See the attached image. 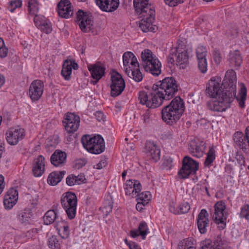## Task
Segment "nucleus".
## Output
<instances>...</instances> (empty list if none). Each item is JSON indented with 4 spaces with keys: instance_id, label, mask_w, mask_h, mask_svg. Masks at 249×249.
<instances>
[{
    "instance_id": "nucleus-1",
    "label": "nucleus",
    "mask_w": 249,
    "mask_h": 249,
    "mask_svg": "<svg viewBox=\"0 0 249 249\" xmlns=\"http://www.w3.org/2000/svg\"><path fill=\"white\" fill-rule=\"evenodd\" d=\"M224 83L221 78L215 76L212 77L207 84L206 92L212 98H215V101H210L207 103L208 108L212 111L223 112L231 107V104L235 98L240 107H245L247 96V89L242 84L237 95L236 90V75L232 70L228 71L225 74Z\"/></svg>"
},
{
    "instance_id": "nucleus-2",
    "label": "nucleus",
    "mask_w": 249,
    "mask_h": 249,
    "mask_svg": "<svg viewBox=\"0 0 249 249\" xmlns=\"http://www.w3.org/2000/svg\"><path fill=\"white\" fill-rule=\"evenodd\" d=\"M183 100L176 97L162 109V120L167 124H173L179 120L185 110Z\"/></svg>"
},
{
    "instance_id": "nucleus-3",
    "label": "nucleus",
    "mask_w": 249,
    "mask_h": 249,
    "mask_svg": "<svg viewBox=\"0 0 249 249\" xmlns=\"http://www.w3.org/2000/svg\"><path fill=\"white\" fill-rule=\"evenodd\" d=\"M153 89L156 91L164 100H169L172 98L178 90V86L176 80L173 77H166L157 84H154Z\"/></svg>"
},
{
    "instance_id": "nucleus-4",
    "label": "nucleus",
    "mask_w": 249,
    "mask_h": 249,
    "mask_svg": "<svg viewBox=\"0 0 249 249\" xmlns=\"http://www.w3.org/2000/svg\"><path fill=\"white\" fill-rule=\"evenodd\" d=\"M174 56L176 58L177 65L180 69H185L188 66L190 52L185 45L179 44L178 47L171 49L170 54L168 57V62L169 63H174L175 62Z\"/></svg>"
},
{
    "instance_id": "nucleus-5",
    "label": "nucleus",
    "mask_w": 249,
    "mask_h": 249,
    "mask_svg": "<svg viewBox=\"0 0 249 249\" xmlns=\"http://www.w3.org/2000/svg\"><path fill=\"white\" fill-rule=\"evenodd\" d=\"M81 142L84 147L92 154H101L105 149L104 140L99 135L93 137L89 135H86L82 137Z\"/></svg>"
},
{
    "instance_id": "nucleus-6",
    "label": "nucleus",
    "mask_w": 249,
    "mask_h": 249,
    "mask_svg": "<svg viewBox=\"0 0 249 249\" xmlns=\"http://www.w3.org/2000/svg\"><path fill=\"white\" fill-rule=\"evenodd\" d=\"M139 100L140 103L145 105L149 108H156L161 106L163 101L156 89H153L148 92L142 91L139 92Z\"/></svg>"
},
{
    "instance_id": "nucleus-7",
    "label": "nucleus",
    "mask_w": 249,
    "mask_h": 249,
    "mask_svg": "<svg viewBox=\"0 0 249 249\" xmlns=\"http://www.w3.org/2000/svg\"><path fill=\"white\" fill-rule=\"evenodd\" d=\"M61 204L68 217L70 219H73L76 215L77 204L75 194L69 192L64 193L61 198Z\"/></svg>"
},
{
    "instance_id": "nucleus-8",
    "label": "nucleus",
    "mask_w": 249,
    "mask_h": 249,
    "mask_svg": "<svg viewBox=\"0 0 249 249\" xmlns=\"http://www.w3.org/2000/svg\"><path fill=\"white\" fill-rule=\"evenodd\" d=\"M138 15L141 18V21L139 23V27L143 32H156L157 27L153 24L155 18V10H150V13L143 12Z\"/></svg>"
},
{
    "instance_id": "nucleus-9",
    "label": "nucleus",
    "mask_w": 249,
    "mask_h": 249,
    "mask_svg": "<svg viewBox=\"0 0 249 249\" xmlns=\"http://www.w3.org/2000/svg\"><path fill=\"white\" fill-rule=\"evenodd\" d=\"M111 96L116 97L122 93L124 91L125 85L124 79L121 74L116 71H113L111 73Z\"/></svg>"
},
{
    "instance_id": "nucleus-10",
    "label": "nucleus",
    "mask_w": 249,
    "mask_h": 249,
    "mask_svg": "<svg viewBox=\"0 0 249 249\" xmlns=\"http://www.w3.org/2000/svg\"><path fill=\"white\" fill-rule=\"evenodd\" d=\"M182 162V166L178 174L183 178L188 177L191 174H195L198 169V163L189 156H185Z\"/></svg>"
},
{
    "instance_id": "nucleus-11",
    "label": "nucleus",
    "mask_w": 249,
    "mask_h": 249,
    "mask_svg": "<svg viewBox=\"0 0 249 249\" xmlns=\"http://www.w3.org/2000/svg\"><path fill=\"white\" fill-rule=\"evenodd\" d=\"M214 207V213L213 218L216 224H221V229H223L225 227L228 216L225 203L222 201H219L215 204Z\"/></svg>"
},
{
    "instance_id": "nucleus-12",
    "label": "nucleus",
    "mask_w": 249,
    "mask_h": 249,
    "mask_svg": "<svg viewBox=\"0 0 249 249\" xmlns=\"http://www.w3.org/2000/svg\"><path fill=\"white\" fill-rule=\"evenodd\" d=\"M76 22L83 32H89L93 24L92 16L90 14L79 10L76 13Z\"/></svg>"
},
{
    "instance_id": "nucleus-13",
    "label": "nucleus",
    "mask_w": 249,
    "mask_h": 249,
    "mask_svg": "<svg viewBox=\"0 0 249 249\" xmlns=\"http://www.w3.org/2000/svg\"><path fill=\"white\" fill-rule=\"evenodd\" d=\"M5 135L7 142L11 145H15L24 138L25 134L23 128L17 127L10 128Z\"/></svg>"
},
{
    "instance_id": "nucleus-14",
    "label": "nucleus",
    "mask_w": 249,
    "mask_h": 249,
    "mask_svg": "<svg viewBox=\"0 0 249 249\" xmlns=\"http://www.w3.org/2000/svg\"><path fill=\"white\" fill-rule=\"evenodd\" d=\"M63 123L67 132L73 133L77 131L79 126L80 118L74 113H67L65 115Z\"/></svg>"
},
{
    "instance_id": "nucleus-15",
    "label": "nucleus",
    "mask_w": 249,
    "mask_h": 249,
    "mask_svg": "<svg viewBox=\"0 0 249 249\" xmlns=\"http://www.w3.org/2000/svg\"><path fill=\"white\" fill-rule=\"evenodd\" d=\"M44 84L41 80H35L31 84L29 89V95L33 101H38L44 92Z\"/></svg>"
},
{
    "instance_id": "nucleus-16",
    "label": "nucleus",
    "mask_w": 249,
    "mask_h": 249,
    "mask_svg": "<svg viewBox=\"0 0 249 249\" xmlns=\"http://www.w3.org/2000/svg\"><path fill=\"white\" fill-rule=\"evenodd\" d=\"M206 148V145L204 142L195 139L190 142L188 149L193 156L199 158L203 156Z\"/></svg>"
},
{
    "instance_id": "nucleus-17",
    "label": "nucleus",
    "mask_w": 249,
    "mask_h": 249,
    "mask_svg": "<svg viewBox=\"0 0 249 249\" xmlns=\"http://www.w3.org/2000/svg\"><path fill=\"white\" fill-rule=\"evenodd\" d=\"M233 140L235 147L249 154V143L245 134L241 132H236L233 136Z\"/></svg>"
},
{
    "instance_id": "nucleus-18",
    "label": "nucleus",
    "mask_w": 249,
    "mask_h": 249,
    "mask_svg": "<svg viewBox=\"0 0 249 249\" xmlns=\"http://www.w3.org/2000/svg\"><path fill=\"white\" fill-rule=\"evenodd\" d=\"M207 53L206 48L203 46L198 47L196 50L198 67L200 71L203 73H205L207 71Z\"/></svg>"
},
{
    "instance_id": "nucleus-19",
    "label": "nucleus",
    "mask_w": 249,
    "mask_h": 249,
    "mask_svg": "<svg viewBox=\"0 0 249 249\" xmlns=\"http://www.w3.org/2000/svg\"><path fill=\"white\" fill-rule=\"evenodd\" d=\"M145 152L147 157L153 162H157L160 159V149L153 142H146Z\"/></svg>"
},
{
    "instance_id": "nucleus-20",
    "label": "nucleus",
    "mask_w": 249,
    "mask_h": 249,
    "mask_svg": "<svg viewBox=\"0 0 249 249\" xmlns=\"http://www.w3.org/2000/svg\"><path fill=\"white\" fill-rule=\"evenodd\" d=\"M88 69L92 78L95 80L91 82L95 85L105 74V68L101 62H98L94 64L88 66Z\"/></svg>"
},
{
    "instance_id": "nucleus-21",
    "label": "nucleus",
    "mask_w": 249,
    "mask_h": 249,
    "mask_svg": "<svg viewBox=\"0 0 249 249\" xmlns=\"http://www.w3.org/2000/svg\"><path fill=\"white\" fill-rule=\"evenodd\" d=\"M18 199V191L17 189H10L5 195L3 200L4 207L10 210L16 204Z\"/></svg>"
},
{
    "instance_id": "nucleus-22",
    "label": "nucleus",
    "mask_w": 249,
    "mask_h": 249,
    "mask_svg": "<svg viewBox=\"0 0 249 249\" xmlns=\"http://www.w3.org/2000/svg\"><path fill=\"white\" fill-rule=\"evenodd\" d=\"M57 11L59 16L68 18L73 15L71 2L68 0H61L57 4Z\"/></svg>"
},
{
    "instance_id": "nucleus-23",
    "label": "nucleus",
    "mask_w": 249,
    "mask_h": 249,
    "mask_svg": "<svg viewBox=\"0 0 249 249\" xmlns=\"http://www.w3.org/2000/svg\"><path fill=\"white\" fill-rule=\"evenodd\" d=\"M124 189L126 195L134 197L141 192L142 185L138 180L129 179L126 181Z\"/></svg>"
},
{
    "instance_id": "nucleus-24",
    "label": "nucleus",
    "mask_w": 249,
    "mask_h": 249,
    "mask_svg": "<svg viewBox=\"0 0 249 249\" xmlns=\"http://www.w3.org/2000/svg\"><path fill=\"white\" fill-rule=\"evenodd\" d=\"M72 69L77 70L78 69V64L73 59L65 60L61 70V75L66 80L71 79Z\"/></svg>"
},
{
    "instance_id": "nucleus-25",
    "label": "nucleus",
    "mask_w": 249,
    "mask_h": 249,
    "mask_svg": "<svg viewBox=\"0 0 249 249\" xmlns=\"http://www.w3.org/2000/svg\"><path fill=\"white\" fill-rule=\"evenodd\" d=\"M209 214L205 209L201 210L197 217V227L201 233H205L209 225Z\"/></svg>"
},
{
    "instance_id": "nucleus-26",
    "label": "nucleus",
    "mask_w": 249,
    "mask_h": 249,
    "mask_svg": "<svg viewBox=\"0 0 249 249\" xmlns=\"http://www.w3.org/2000/svg\"><path fill=\"white\" fill-rule=\"evenodd\" d=\"M143 67L146 71H149L154 76H158L161 73V64L158 58L148 61Z\"/></svg>"
},
{
    "instance_id": "nucleus-27",
    "label": "nucleus",
    "mask_w": 249,
    "mask_h": 249,
    "mask_svg": "<svg viewBox=\"0 0 249 249\" xmlns=\"http://www.w3.org/2000/svg\"><path fill=\"white\" fill-rule=\"evenodd\" d=\"M123 64L125 71L128 69L137 67L139 64L136 57L131 52L125 53L123 56Z\"/></svg>"
},
{
    "instance_id": "nucleus-28",
    "label": "nucleus",
    "mask_w": 249,
    "mask_h": 249,
    "mask_svg": "<svg viewBox=\"0 0 249 249\" xmlns=\"http://www.w3.org/2000/svg\"><path fill=\"white\" fill-rule=\"evenodd\" d=\"M148 1L149 0H133L134 7L137 14L143 12L150 13V10H155Z\"/></svg>"
},
{
    "instance_id": "nucleus-29",
    "label": "nucleus",
    "mask_w": 249,
    "mask_h": 249,
    "mask_svg": "<svg viewBox=\"0 0 249 249\" xmlns=\"http://www.w3.org/2000/svg\"><path fill=\"white\" fill-rule=\"evenodd\" d=\"M45 171V158L41 155L36 160L33 165L32 172L36 177L41 176Z\"/></svg>"
},
{
    "instance_id": "nucleus-30",
    "label": "nucleus",
    "mask_w": 249,
    "mask_h": 249,
    "mask_svg": "<svg viewBox=\"0 0 249 249\" xmlns=\"http://www.w3.org/2000/svg\"><path fill=\"white\" fill-rule=\"evenodd\" d=\"M67 154L60 150H56L51 156V163L55 166H61L66 161Z\"/></svg>"
},
{
    "instance_id": "nucleus-31",
    "label": "nucleus",
    "mask_w": 249,
    "mask_h": 249,
    "mask_svg": "<svg viewBox=\"0 0 249 249\" xmlns=\"http://www.w3.org/2000/svg\"><path fill=\"white\" fill-rule=\"evenodd\" d=\"M149 232L147 225L145 222H142L140 223L137 230H132L130 234L133 238L137 237L141 235L142 239H145L146 235Z\"/></svg>"
},
{
    "instance_id": "nucleus-32",
    "label": "nucleus",
    "mask_w": 249,
    "mask_h": 249,
    "mask_svg": "<svg viewBox=\"0 0 249 249\" xmlns=\"http://www.w3.org/2000/svg\"><path fill=\"white\" fill-rule=\"evenodd\" d=\"M33 216L32 210L29 208H25L18 212V218L22 224H28L30 223Z\"/></svg>"
},
{
    "instance_id": "nucleus-33",
    "label": "nucleus",
    "mask_w": 249,
    "mask_h": 249,
    "mask_svg": "<svg viewBox=\"0 0 249 249\" xmlns=\"http://www.w3.org/2000/svg\"><path fill=\"white\" fill-rule=\"evenodd\" d=\"M65 173L66 172L64 171L52 172L48 177L47 182L48 184L52 186L57 185L61 181Z\"/></svg>"
},
{
    "instance_id": "nucleus-34",
    "label": "nucleus",
    "mask_w": 249,
    "mask_h": 249,
    "mask_svg": "<svg viewBox=\"0 0 249 249\" xmlns=\"http://www.w3.org/2000/svg\"><path fill=\"white\" fill-rule=\"evenodd\" d=\"M119 5V0H107V2H102L98 6L101 10L107 12L116 10Z\"/></svg>"
},
{
    "instance_id": "nucleus-35",
    "label": "nucleus",
    "mask_w": 249,
    "mask_h": 249,
    "mask_svg": "<svg viewBox=\"0 0 249 249\" xmlns=\"http://www.w3.org/2000/svg\"><path fill=\"white\" fill-rule=\"evenodd\" d=\"M125 73L130 78H132L135 81L139 82L143 79V75L140 70V66L138 67H135L125 71Z\"/></svg>"
},
{
    "instance_id": "nucleus-36",
    "label": "nucleus",
    "mask_w": 249,
    "mask_h": 249,
    "mask_svg": "<svg viewBox=\"0 0 249 249\" xmlns=\"http://www.w3.org/2000/svg\"><path fill=\"white\" fill-rule=\"evenodd\" d=\"M230 63L232 67H239L242 63L241 53L238 50L231 53L229 58Z\"/></svg>"
},
{
    "instance_id": "nucleus-37",
    "label": "nucleus",
    "mask_w": 249,
    "mask_h": 249,
    "mask_svg": "<svg viewBox=\"0 0 249 249\" xmlns=\"http://www.w3.org/2000/svg\"><path fill=\"white\" fill-rule=\"evenodd\" d=\"M57 230L58 231L60 235L63 239H67L70 235V230L68 224L65 222L62 221L57 224Z\"/></svg>"
},
{
    "instance_id": "nucleus-38",
    "label": "nucleus",
    "mask_w": 249,
    "mask_h": 249,
    "mask_svg": "<svg viewBox=\"0 0 249 249\" xmlns=\"http://www.w3.org/2000/svg\"><path fill=\"white\" fill-rule=\"evenodd\" d=\"M157 57L149 49H145L141 53V58L142 61L143 67L146 65L148 61H151Z\"/></svg>"
},
{
    "instance_id": "nucleus-39",
    "label": "nucleus",
    "mask_w": 249,
    "mask_h": 249,
    "mask_svg": "<svg viewBox=\"0 0 249 249\" xmlns=\"http://www.w3.org/2000/svg\"><path fill=\"white\" fill-rule=\"evenodd\" d=\"M178 249H196V241L192 238H187L181 241Z\"/></svg>"
},
{
    "instance_id": "nucleus-40",
    "label": "nucleus",
    "mask_w": 249,
    "mask_h": 249,
    "mask_svg": "<svg viewBox=\"0 0 249 249\" xmlns=\"http://www.w3.org/2000/svg\"><path fill=\"white\" fill-rule=\"evenodd\" d=\"M57 213L54 210H49L47 211L43 217L44 224L50 225L53 223L57 219Z\"/></svg>"
},
{
    "instance_id": "nucleus-41",
    "label": "nucleus",
    "mask_w": 249,
    "mask_h": 249,
    "mask_svg": "<svg viewBox=\"0 0 249 249\" xmlns=\"http://www.w3.org/2000/svg\"><path fill=\"white\" fill-rule=\"evenodd\" d=\"M215 159V150L213 146L210 147L204 165L206 167H210Z\"/></svg>"
},
{
    "instance_id": "nucleus-42",
    "label": "nucleus",
    "mask_w": 249,
    "mask_h": 249,
    "mask_svg": "<svg viewBox=\"0 0 249 249\" xmlns=\"http://www.w3.org/2000/svg\"><path fill=\"white\" fill-rule=\"evenodd\" d=\"M48 244L49 247L52 249H60L61 248L60 241L54 235H53L49 238Z\"/></svg>"
},
{
    "instance_id": "nucleus-43",
    "label": "nucleus",
    "mask_w": 249,
    "mask_h": 249,
    "mask_svg": "<svg viewBox=\"0 0 249 249\" xmlns=\"http://www.w3.org/2000/svg\"><path fill=\"white\" fill-rule=\"evenodd\" d=\"M28 10L30 15L37 14L39 10V4L37 0H28Z\"/></svg>"
},
{
    "instance_id": "nucleus-44",
    "label": "nucleus",
    "mask_w": 249,
    "mask_h": 249,
    "mask_svg": "<svg viewBox=\"0 0 249 249\" xmlns=\"http://www.w3.org/2000/svg\"><path fill=\"white\" fill-rule=\"evenodd\" d=\"M136 196H138L137 200L142 201L144 203L148 204L151 199V195L149 192L146 191L139 194L138 193Z\"/></svg>"
},
{
    "instance_id": "nucleus-45",
    "label": "nucleus",
    "mask_w": 249,
    "mask_h": 249,
    "mask_svg": "<svg viewBox=\"0 0 249 249\" xmlns=\"http://www.w3.org/2000/svg\"><path fill=\"white\" fill-rule=\"evenodd\" d=\"M22 5L21 0H14L10 2L8 8L11 12H13L17 8H19Z\"/></svg>"
},
{
    "instance_id": "nucleus-46",
    "label": "nucleus",
    "mask_w": 249,
    "mask_h": 249,
    "mask_svg": "<svg viewBox=\"0 0 249 249\" xmlns=\"http://www.w3.org/2000/svg\"><path fill=\"white\" fill-rule=\"evenodd\" d=\"M34 22L36 25L39 28L42 25L44 24L47 21L45 17L41 15H38L37 14L34 15Z\"/></svg>"
},
{
    "instance_id": "nucleus-47",
    "label": "nucleus",
    "mask_w": 249,
    "mask_h": 249,
    "mask_svg": "<svg viewBox=\"0 0 249 249\" xmlns=\"http://www.w3.org/2000/svg\"><path fill=\"white\" fill-rule=\"evenodd\" d=\"M39 29L46 34H50L52 31L51 24L48 20H47V21L42 25Z\"/></svg>"
},
{
    "instance_id": "nucleus-48",
    "label": "nucleus",
    "mask_w": 249,
    "mask_h": 249,
    "mask_svg": "<svg viewBox=\"0 0 249 249\" xmlns=\"http://www.w3.org/2000/svg\"><path fill=\"white\" fill-rule=\"evenodd\" d=\"M112 203L109 200H107L105 201L102 209L103 212L106 213V214H107L112 211Z\"/></svg>"
},
{
    "instance_id": "nucleus-49",
    "label": "nucleus",
    "mask_w": 249,
    "mask_h": 249,
    "mask_svg": "<svg viewBox=\"0 0 249 249\" xmlns=\"http://www.w3.org/2000/svg\"><path fill=\"white\" fill-rule=\"evenodd\" d=\"M190 209V206L189 204L187 202H183L179 206V214L187 213Z\"/></svg>"
},
{
    "instance_id": "nucleus-50",
    "label": "nucleus",
    "mask_w": 249,
    "mask_h": 249,
    "mask_svg": "<svg viewBox=\"0 0 249 249\" xmlns=\"http://www.w3.org/2000/svg\"><path fill=\"white\" fill-rule=\"evenodd\" d=\"M213 58L215 63L220 64L222 60V55L218 50H214L213 52Z\"/></svg>"
},
{
    "instance_id": "nucleus-51",
    "label": "nucleus",
    "mask_w": 249,
    "mask_h": 249,
    "mask_svg": "<svg viewBox=\"0 0 249 249\" xmlns=\"http://www.w3.org/2000/svg\"><path fill=\"white\" fill-rule=\"evenodd\" d=\"M213 249H225V246L223 242L220 238H218L214 242Z\"/></svg>"
},
{
    "instance_id": "nucleus-52",
    "label": "nucleus",
    "mask_w": 249,
    "mask_h": 249,
    "mask_svg": "<svg viewBox=\"0 0 249 249\" xmlns=\"http://www.w3.org/2000/svg\"><path fill=\"white\" fill-rule=\"evenodd\" d=\"M241 215L246 218H248L249 216V205L246 204L243 206L241 211Z\"/></svg>"
},
{
    "instance_id": "nucleus-53",
    "label": "nucleus",
    "mask_w": 249,
    "mask_h": 249,
    "mask_svg": "<svg viewBox=\"0 0 249 249\" xmlns=\"http://www.w3.org/2000/svg\"><path fill=\"white\" fill-rule=\"evenodd\" d=\"M75 176L73 175H69L66 178V183L69 186H73L76 184Z\"/></svg>"
},
{
    "instance_id": "nucleus-54",
    "label": "nucleus",
    "mask_w": 249,
    "mask_h": 249,
    "mask_svg": "<svg viewBox=\"0 0 249 249\" xmlns=\"http://www.w3.org/2000/svg\"><path fill=\"white\" fill-rule=\"evenodd\" d=\"M184 0H164L165 3L171 7H174L179 3L183 2Z\"/></svg>"
},
{
    "instance_id": "nucleus-55",
    "label": "nucleus",
    "mask_w": 249,
    "mask_h": 249,
    "mask_svg": "<svg viewBox=\"0 0 249 249\" xmlns=\"http://www.w3.org/2000/svg\"><path fill=\"white\" fill-rule=\"evenodd\" d=\"M213 249V246L210 240H206L202 243L201 249Z\"/></svg>"
},
{
    "instance_id": "nucleus-56",
    "label": "nucleus",
    "mask_w": 249,
    "mask_h": 249,
    "mask_svg": "<svg viewBox=\"0 0 249 249\" xmlns=\"http://www.w3.org/2000/svg\"><path fill=\"white\" fill-rule=\"evenodd\" d=\"M227 36L231 38H233L234 37L236 36L238 34V31L236 29H229L227 31Z\"/></svg>"
},
{
    "instance_id": "nucleus-57",
    "label": "nucleus",
    "mask_w": 249,
    "mask_h": 249,
    "mask_svg": "<svg viewBox=\"0 0 249 249\" xmlns=\"http://www.w3.org/2000/svg\"><path fill=\"white\" fill-rule=\"evenodd\" d=\"M152 114H151L149 110L148 109L142 115V119L144 123H148L150 122L151 119Z\"/></svg>"
},
{
    "instance_id": "nucleus-58",
    "label": "nucleus",
    "mask_w": 249,
    "mask_h": 249,
    "mask_svg": "<svg viewBox=\"0 0 249 249\" xmlns=\"http://www.w3.org/2000/svg\"><path fill=\"white\" fill-rule=\"evenodd\" d=\"M75 179H76V184H80L86 180L85 177L83 174H80L78 176H75Z\"/></svg>"
},
{
    "instance_id": "nucleus-59",
    "label": "nucleus",
    "mask_w": 249,
    "mask_h": 249,
    "mask_svg": "<svg viewBox=\"0 0 249 249\" xmlns=\"http://www.w3.org/2000/svg\"><path fill=\"white\" fill-rule=\"evenodd\" d=\"M8 52V48L5 45L0 48V57L1 58L5 57L7 55Z\"/></svg>"
},
{
    "instance_id": "nucleus-60",
    "label": "nucleus",
    "mask_w": 249,
    "mask_h": 249,
    "mask_svg": "<svg viewBox=\"0 0 249 249\" xmlns=\"http://www.w3.org/2000/svg\"><path fill=\"white\" fill-rule=\"evenodd\" d=\"M169 210L170 211L176 214H179V206L178 207H176L175 204H174L173 202L170 204V207H169Z\"/></svg>"
},
{
    "instance_id": "nucleus-61",
    "label": "nucleus",
    "mask_w": 249,
    "mask_h": 249,
    "mask_svg": "<svg viewBox=\"0 0 249 249\" xmlns=\"http://www.w3.org/2000/svg\"><path fill=\"white\" fill-rule=\"evenodd\" d=\"M137 203L136 205V208L137 210L141 212L143 209V207L146 206L147 204L144 203L142 201L139 200H137Z\"/></svg>"
},
{
    "instance_id": "nucleus-62",
    "label": "nucleus",
    "mask_w": 249,
    "mask_h": 249,
    "mask_svg": "<svg viewBox=\"0 0 249 249\" xmlns=\"http://www.w3.org/2000/svg\"><path fill=\"white\" fill-rule=\"evenodd\" d=\"M4 178L2 175H0V195L3 192L5 188Z\"/></svg>"
},
{
    "instance_id": "nucleus-63",
    "label": "nucleus",
    "mask_w": 249,
    "mask_h": 249,
    "mask_svg": "<svg viewBox=\"0 0 249 249\" xmlns=\"http://www.w3.org/2000/svg\"><path fill=\"white\" fill-rule=\"evenodd\" d=\"M95 116L98 121H101L104 120V115L102 112L98 111L96 112Z\"/></svg>"
},
{
    "instance_id": "nucleus-64",
    "label": "nucleus",
    "mask_w": 249,
    "mask_h": 249,
    "mask_svg": "<svg viewBox=\"0 0 249 249\" xmlns=\"http://www.w3.org/2000/svg\"><path fill=\"white\" fill-rule=\"evenodd\" d=\"M106 162L104 160H101L98 164H97L95 166H94V168L97 169H101L104 167H105L106 166Z\"/></svg>"
}]
</instances>
